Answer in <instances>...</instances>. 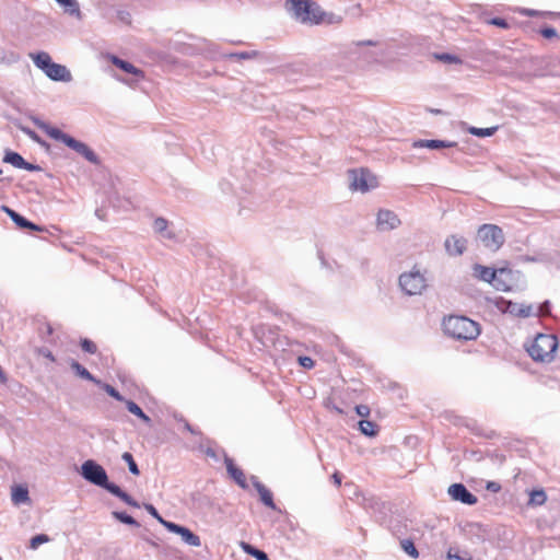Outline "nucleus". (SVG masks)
<instances>
[{
    "mask_svg": "<svg viewBox=\"0 0 560 560\" xmlns=\"http://www.w3.org/2000/svg\"><path fill=\"white\" fill-rule=\"evenodd\" d=\"M32 120L35 124V126L38 127L42 131H44L48 137L72 149L90 163L94 165H98L101 163L98 155L84 142L74 139L73 137L63 132L59 128L52 127L37 117H33Z\"/></svg>",
    "mask_w": 560,
    "mask_h": 560,
    "instance_id": "nucleus-1",
    "label": "nucleus"
},
{
    "mask_svg": "<svg viewBox=\"0 0 560 560\" xmlns=\"http://www.w3.org/2000/svg\"><path fill=\"white\" fill-rule=\"evenodd\" d=\"M32 120L35 124V126L38 127L42 131H44L48 137L72 149L90 163L94 165H98L101 163L98 155L84 142L74 139L73 137L63 132L59 128L52 127L37 117H33Z\"/></svg>",
    "mask_w": 560,
    "mask_h": 560,
    "instance_id": "nucleus-2",
    "label": "nucleus"
},
{
    "mask_svg": "<svg viewBox=\"0 0 560 560\" xmlns=\"http://www.w3.org/2000/svg\"><path fill=\"white\" fill-rule=\"evenodd\" d=\"M443 329L446 335L458 340H475L480 335V326L477 322L459 315L445 318Z\"/></svg>",
    "mask_w": 560,
    "mask_h": 560,
    "instance_id": "nucleus-3",
    "label": "nucleus"
},
{
    "mask_svg": "<svg viewBox=\"0 0 560 560\" xmlns=\"http://www.w3.org/2000/svg\"><path fill=\"white\" fill-rule=\"evenodd\" d=\"M558 348V340L553 335L539 334L527 349L528 354L535 361H551Z\"/></svg>",
    "mask_w": 560,
    "mask_h": 560,
    "instance_id": "nucleus-4",
    "label": "nucleus"
},
{
    "mask_svg": "<svg viewBox=\"0 0 560 560\" xmlns=\"http://www.w3.org/2000/svg\"><path fill=\"white\" fill-rule=\"evenodd\" d=\"M476 240L480 242L483 247L495 253L503 246L505 235L499 225L485 223L478 228Z\"/></svg>",
    "mask_w": 560,
    "mask_h": 560,
    "instance_id": "nucleus-5",
    "label": "nucleus"
},
{
    "mask_svg": "<svg viewBox=\"0 0 560 560\" xmlns=\"http://www.w3.org/2000/svg\"><path fill=\"white\" fill-rule=\"evenodd\" d=\"M81 476L92 485L101 487L108 491V487L113 486L109 482L106 470L93 459H88L81 465Z\"/></svg>",
    "mask_w": 560,
    "mask_h": 560,
    "instance_id": "nucleus-6",
    "label": "nucleus"
},
{
    "mask_svg": "<svg viewBox=\"0 0 560 560\" xmlns=\"http://www.w3.org/2000/svg\"><path fill=\"white\" fill-rule=\"evenodd\" d=\"M399 287L407 295L421 294L428 287L427 278L416 267L399 276Z\"/></svg>",
    "mask_w": 560,
    "mask_h": 560,
    "instance_id": "nucleus-7",
    "label": "nucleus"
},
{
    "mask_svg": "<svg viewBox=\"0 0 560 560\" xmlns=\"http://www.w3.org/2000/svg\"><path fill=\"white\" fill-rule=\"evenodd\" d=\"M348 177L349 188L353 191L366 192L377 186L376 177L366 168L350 170Z\"/></svg>",
    "mask_w": 560,
    "mask_h": 560,
    "instance_id": "nucleus-8",
    "label": "nucleus"
},
{
    "mask_svg": "<svg viewBox=\"0 0 560 560\" xmlns=\"http://www.w3.org/2000/svg\"><path fill=\"white\" fill-rule=\"evenodd\" d=\"M510 270L501 268L499 270L486 267L482 265H475L474 267V276L485 282L492 283L495 289L501 291L510 290V287L505 283L501 282L500 277L504 273H509Z\"/></svg>",
    "mask_w": 560,
    "mask_h": 560,
    "instance_id": "nucleus-9",
    "label": "nucleus"
},
{
    "mask_svg": "<svg viewBox=\"0 0 560 560\" xmlns=\"http://www.w3.org/2000/svg\"><path fill=\"white\" fill-rule=\"evenodd\" d=\"M311 1L312 0H287L284 7L294 20L305 24L307 20H310L308 9L311 8Z\"/></svg>",
    "mask_w": 560,
    "mask_h": 560,
    "instance_id": "nucleus-10",
    "label": "nucleus"
},
{
    "mask_svg": "<svg viewBox=\"0 0 560 560\" xmlns=\"http://www.w3.org/2000/svg\"><path fill=\"white\" fill-rule=\"evenodd\" d=\"M447 493L454 501L467 505H474L478 502V499L472 494L463 483H453L448 487Z\"/></svg>",
    "mask_w": 560,
    "mask_h": 560,
    "instance_id": "nucleus-11",
    "label": "nucleus"
},
{
    "mask_svg": "<svg viewBox=\"0 0 560 560\" xmlns=\"http://www.w3.org/2000/svg\"><path fill=\"white\" fill-rule=\"evenodd\" d=\"M166 529L171 533L179 535L182 540L188 546L199 547L201 545L199 536L185 526L172 522L171 524L166 525Z\"/></svg>",
    "mask_w": 560,
    "mask_h": 560,
    "instance_id": "nucleus-12",
    "label": "nucleus"
},
{
    "mask_svg": "<svg viewBox=\"0 0 560 560\" xmlns=\"http://www.w3.org/2000/svg\"><path fill=\"white\" fill-rule=\"evenodd\" d=\"M445 249L451 256H460L467 247V240L464 236L451 235L445 240Z\"/></svg>",
    "mask_w": 560,
    "mask_h": 560,
    "instance_id": "nucleus-13",
    "label": "nucleus"
},
{
    "mask_svg": "<svg viewBox=\"0 0 560 560\" xmlns=\"http://www.w3.org/2000/svg\"><path fill=\"white\" fill-rule=\"evenodd\" d=\"M400 224L398 217L390 210H380L377 213V228L382 231L394 230Z\"/></svg>",
    "mask_w": 560,
    "mask_h": 560,
    "instance_id": "nucleus-14",
    "label": "nucleus"
},
{
    "mask_svg": "<svg viewBox=\"0 0 560 560\" xmlns=\"http://www.w3.org/2000/svg\"><path fill=\"white\" fill-rule=\"evenodd\" d=\"M45 74L52 81L69 82L72 79L66 66L55 63L54 61L49 65Z\"/></svg>",
    "mask_w": 560,
    "mask_h": 560,
    "instance_id": "nucleus-15",
    "label": "nucleus"
},
{
    "mask_svg": "<svg viewBox=\"0 0 560 560\" xmlns=\"http://www.w3.org/2000/svg\"><path fill=\"white\" fill-rule=\"evenodd\" d=\"M2 210L10 217V219L21 229H30L33 231H43V228L36 225L35 223L28 221L26 218L9 208L8 206H2Z\"/></svg>",
    "mask_w": 560,
    "mask_h": 560,
    "instance_id": "nucleus-16",
    "label": "nucleus"
},
{
    "mask_svg": "<svg viewBox=\"0 0 560 560\" xmlns=\"http://www.w3.org/2000/svg\"><path fill=\"white\" fill-rule=\"evenodd\" d=\"M224 463H225V466H226V470L229 472V475L231 476V478L234 479V481L243 489H246L247 488V483H246V477L243 472L242 469L237 468L234 463H233V459L230 458V457H225L224 458Z\"/></svg>",
    "mask_w": 560,
    "mask_h": 560,
    "instance_id": "nucleus-17",
    "label": "nucleus"
},
{
    "mask_svg": "<svg viewBox=\"0 0 560 560\" xmlns=\"http://www.w3.org/2000/svg\"><path fill=\"white\" fill-rule=\"evenodd\" d=\"M252 482L257 492L259 493L261 502L270 509H276L272 493L257 479V477L253 476Z\"/></svg>",
    "mask_w": 560,
    "mask_h": 560,
    "instance_id": "nucleus-18",
    "label": "nucleus"
},
{
    "mask_svg": "<svg viewBox=\"0 0 560 560\" xmlns=\"http://www.w3.org/2000/svg\"><path fill=\"white\" fill-rule=\"evenodd\" d=\"M456 145V142L445 141V140H417L412 143L413 148H428L431 150H438L442 148H453Z\"/></svg>",
    "mask_w": 560,
    "mask_h": 560,
    "instance_id": "nucleus-19",
    "label": "nucleus"
},
{
    "mask_svg": "<svg viewBox=\"0 0 560 560\" xmlns=\"http://www.w3.org/2000/svg\"><path fill=\"white\" fill-rule=\"evenodd\" d=\"M311 8L308 9V19L306 24L310 25H318L323 23L324 18V10L320 8L318 3L315 1H311Z\"/></svg>",
    "mask_w": 560,
    "mask_h": 560,
    "instance_id": "nucleus-20",
    "label": "nucleus"
},
{
    "mask_svg": "<svg viewBox=\"0 0 560 560\" xmlns=\"http://www.w3.org/2000/svg\"><path fill=\"white\" fill-rule=\"evenodd\" d=\"M70 366H71V370L74 373V375H77L81 380L93 382L96 385H101V383L98 381H96L93 377V375L82 364H80L79 362H77L74 360H71Z\"/></svg>",
    "mask_w": 560,
    "mask_h": 560,
    "instance_id": "nucleus-21",
    "label": "nucleus"
},
{
    "mask_svg": "<svg viewBox=\"0 0 560 560\" xmlns=\"http://www.w3.org/2000/svg\"><path fill=\"white\" fill-rule=\"evenodd\" d=\"M112 62L117 68L121 69L122 71H125L127 73H130V74H133V75H137V77H143L142 70L138 69L137 67H135L129 61H126V60L120 59V58H118L116 56H113L112 57Z\"/></svg>",
    "mask_w": 560,
    "mask_h": 560,
    "instance_id": "nucleus-22",
    "label": "nucleus"
},
{
    "mask_svg": "<svg viewBox=\"0 0 560 560\" xmlns=\"http://www.w3.org/2000/svg\"><path fill=\"white\" fill-rule=\"evenodd\" d=\"M31 59L35 63V66L40 69L44 73L48 69L49 65L52 62L51 57L46 51H39L36 54H30Z\"/></svg>",
    "mask_w": 560,
    "mask_h": 560,
    "instance_id": "nucleus-23",
    "label": "nucleus"
},
{
    "mask_svg": "<svg viewBox=\"0 0 560 560\" xmlns=\"http://www.w3.org/2000/svg\"><path fill=\"white\" fill-rule=\"evenodd\" d=\"M168 222L164 218H156L153 222V229L161 237L172 240L174 234L167 230Z\"/></svg>",
    "mask_w": 560,
    "mask_h": 560,
    "instance_id": "nucleus-24",
    "label": "nucleus"
},
{
    "mask_svg": "<svg viewBox=\"0 0 560 560\" xmlns=\"http://www.w3.org/2000/svg\"><path fill=\"white\" fill-rule=\"evenodd\" d=\"M3 162L9 163L16 168H22V166H24L25 160L20 153L8 150L4 153Z\"/></svg>",
    "mask_w": 560,
    "mask_h": 560,
    "instance_id": "nucleus-25",
    "label": "nucleus"
},
{
    "mask_svg": "<svg viewBox=\"0 0 560 560\" xmlns=\"http://www.w3.org/2000/svg\"><path fill=\"white\" fill-rule=\"evenodd\" d=\"M359 430L366 436H375L378 432V427L375 422L370 420H361L359 422Z\"/></svg>",
    "mask_w": 560,
    "mask_h": 560,
    "instance_id": "nucleus-26",
    "label": "nucleus"
},
{
    "mask_svg": "<svg viewBox=\"0 0 560 560\" xmlns=\"http://www.w3.org/2000/svg\"><path fill=\"white\" fill-rule=\"evenodd\" d=\"M28 500V490L25 487L16 486L12 489V501L15 504L25 503Z\"/></svg>",
    "mask_w": 560,
    "mask_h": 560,
    "instance_id": "nucleus-27",
    "label": "nucleus"
},
{
    "mask_svg": "<svg viewBox=\"0 0 560 560\" xmlns=\"http://www.w3.org/2000/svg\"><path fill=\"white\" fill-rule=\"evenodd\" d=\"M547 501V494L542 489L533 490L529 492L528 504L533 506H540Z\"/></svg>",
    "mask_w": 560,
    "mask_h": 560,
    "instance_id": "nucleus-28",
    "label": "nucleus"
},
{
    "mask_svg": "<svg viewBox=\"0 0 560 560\" xmlns=\"http://www.w3.org/2000/svg\"><path fill=\"white\" fill-rule=\"evenodd\" d=\"M126 407L128 409V411L135 416H137L138 418H140L143 422L145 423H150L151 422V419L149 416H147L143 410L132 400H127L126 401Z\"/></svg>",
    "mask_w": 560,
    "mask_h": 560,
    "instance_id": "nucleus-29",
    "label": "nucleus"
},
{
    "mask_svg": "<svg viewBox=\"0 0 560 560\" xmlns=\"http://www.w3.org/2000/svg\"><path fill=\"white\" fill-rule=\"evenodd\" d=\"M242 548L247 555H250L257 560H269V557L265 551L255 548L250 544L242 542Z\"/></svg>",
    "mask_w": 560,
    "mask_h": 560,
    "instance_id": "nucleus-30",
    "label": "nucleus"
},
{
    "mask_svg": "<svg viewBox=\"0 0 560 560\" xmlns=\"http://www.w3.org/2000/svg\"><path fill=\"white\" fill-rule=\"evenodd\" d=\"M60 5L65 7L70 15L80 16V7L77 0H55Z\"/></svg>",
    "mask_w": 560,
    "mask_h": 560,
    "instance_id": "nucleus-31",
    "label": "nucleus"
},
{
    "mask_svg": "<svg viewBox=\"0 0 560 560\" xmlns=\"http://www.w3.org/2000/svg\"><path fill=\"white\" fill-rule=\"evenodd\" d=\"M498 130V127H490V128H478V127H469L467 131L476 137L485 138V137H491Z\"/></svg>",
    "mask_w": 560,
    "mask_h": 560,
    "instance_id": "nucleus-32",
    "label": "nucleus"
},
{
    "mask_svg": "<svg viewBox=\"0 0 560 560\" xmlns=\"http://www.w3.org/2000/svg\"><path fill=\"white\" fill-rule=\"evenodd\" d=\"M400 547L411 558L417 559L419 557V551L411 539H402Z\"/></svg>",
    "mask_w": 560,
    "mask_h": 560,
    "instance_id": "nucleus-33",
    "label": "nucleus"
},
{
    "mask_svg": "<svg viewBox=\"0 0 560 560\" xmlns=\"http://www.w3.org/2000/svg\"><path fill=\"white\" fill-rule=\"evenodd\" d=\"M108 492L113 495L119 498L121 501H124L126 504H129V502L132 500V497L129 495L127 492L120 489L117 485H113L108 487Z\"/></svg>",
    "mask_w": 560,
    "mask_h": 560,
    "instance_id": "nucleus-34",
    "label": "nucleus"
},
{
    "mask_svg": "<svg viewBox=\"0 0 560 560\" xmlns=\"http://www.w3.org/2000/svg\"><path fill=\"white\" fill-rule=\"evenodd\" d=\"M112 515L119 522L124 523V524H127V525H132V526H140V524L132 517L130 516L129 514L125 513V512H118V511H114L112 513Z\"/></svg>",
    "mask_w": 560,
    "mask_h": 560,
    "instance_id": "nucleus-35",
    "label": "nucleus"
},
{
    "mask_svg": "<svg viewBox=\"0 0 560 560\" xmlns=\"http://www.w3.org/2000/svg\"><path fill=\"white\" fill-rule=\"evenodd\" d=\"M121 458H122V460H124V462H126V463H127L128 468H129V471H130L132 475L138 476V475L140 474L139 467H138L137 463L135 462L133 456L131 455V453H129V452H125V453L121 455Z\"/></svg>",
    "mask_w": 560,
    "mask_h": 560,
    "instance_id": "nucleus-36",
    "label": "nucleus"
},
{
    "mask_svg": "<svg viewBox=\"0 0 560 560\" xmlns=\"http://www.w3.org/2000/svg\"><path fill=\"white\" fill-rule=\"evenodd\" d=\"M257 56H258V52L255 50H252V51L232 52L228 57L230 59L244 60V59H253Z\"/></svg>",
    "mask_w": 560,
    "mask_h": 560,
    "instance_id": "nucleus-37",
    "label": "nucleus"
},
{
    "mask_svg": "<svg viewBox=\"0 0 560 560\" xmlns=\"http://www.w3.org/2000/svg\"><path fill=\"white\" fill-rule=\"evenodd\" d=\"M144 509L148 511L150 515H152L155 520L159 521L165 528L166 525L171 524L172 522L164 520L158 512V510L152 504H144Z\"/></svg>",
    "mask_w": 560,
    "mask_h": 560,
    "instance_id": "nucleus-38",
    "label": "nucleus"
},
{
    "mask_svg": "<svg viewBox=\"0 0 560 560\" xmlns=\"http://www.w3.org/2000/svg\"><path fill=\"white\" fill-rule=\"evenodd\" d=\"M435 58L446 63H460L462 60L456 56L447 52L435 54Z\"/></svg>",
    "mask_w": 560,
    "mask_h": 560,
    "instance_id": "nucleus-39",
    "label": "nucleus"
},
{
    "mask_svg": "<svg viewBox=\"0 0 560 560\" xmlns=\"http://www.w3.org/2000/svg\"><path fill=\"white\" fill-rule=\"evenodd\" d=\"M49 537L45 534H38L31 538L30 540V548L31 549H37L42 544L48 542Z\"/></svg>",
    "mask_w": 560,
    "mask_h": 560,
    "instance_id": "nucleus-40",
    "label": "nucleus"
},
{
    "mask_svg": "<svg viewBox=\"0 0 560 560\" xmlns=\"http://www.w3.org/2000/svg\"><path fill=\"white\" fill-rule=\"evenodd\" d=\"M324 18L323 19V23H326V24H340L341 21H342V16L339 15V14H336L334 12H326L324 11Z\"/></svg>",
    "mask_w": 560,
    "mask_h": 560,
    "instance_id": "nucleus-41",
    "label": "nucleus"
},
{
    "mask_svg": "<svg viewBox=\"0 0 560 560\" xmlns=\"http://www.w3.org/2000/svg\"><path fill=\"white\" fill-rule=\"evenodd\" d=\"M81 348L83 351L90 354H94L97 351V346L92 340L86 338L81 340Z\"/></svg>",
    "mask_w": 560,
    "mask_h": 560,
    "instance_id": "nucleus-42",
    "label": "nucleus"
},
{
    "mask_svg": "<svg viewBox=\"0 0 560 560\" xmlns=\"http://www.w3.org/2000/svg\"><path fill=\"white\" fill-rule=\"evenodd\" d=\"M515 313L521 317H529L532 315H537V313L534 312V307L532 305H521Z\"/></svg>",
    "mask_w": 560,
    "mask_h": 560,
    "instance_id": "nucleus-43",
    "label": "nucleus"
},
{
    "mask_svg": "<svg viewBox=\"0 0 560 560\" xmlns=\"http://www.w3.org/2000/svg\"><path fill=\"white\" fill-rule=\"evenodd\" d=\"M540 34H541L542 37H545L547 39L558 38L559 37L556 28L550 27V26L542 27L540 30Z\"/></svg>",
    "mask_w": 560,
    "mask_h": 560,
    "instance_id": "nucleus-44",
    "label": "nucleus"
},
{
    "mask_svg": "<svg viewBox=\"0 0 560 560\" xmlns=\"http://www.w3.org/2000/svg\"><path fill=\"white\" fill-rule=\"evenodd\" d=\"M299 364L304 369H312L315 365L314 360L311 357L302 355L298 358Z\"/></svg>",
    "mask_w": 560,
    "mask_h": 560,
    "instance_id": "nucleus-45",
    "label": "nucleus"
},
{
    "mask_svg": "<svg viewBox=\"0 0 560 560\" xmlns=\"http://www.w3.org/2000/svg\"><path fill=\"white\" fill-rule=\"evenodd\" d=\"M324 405H325L326 408H331V409H334L336 412H338L340 415L346 413V411L342 408H340L339 406H337L335 404V400H334L332 397L326 398L325 401H324Z\"/></svg>",
    "mask_w": 560,
    "mask_h": 560,
    "instance_id": "nucleus-46",
    "label": "nucleus"
},
{
    "mask_svg": "<svg viewBox=\"0 0 560 560\" xmlns=\"http://www.w3.org/2000/svg\"><path fill=\"white\" fill-rule=\"evenodd\" d=\"M489 24L501 27V28H508L509 23L505 19L502 18H492L488 21Z\"/></svg>",
    "mask_w": 560,
    "mask_h": 560,
    "instance_id": "nucleus-47",
    "label": "nucleus"
},
{
    "mask_svg": "<svg viewBox=\"0 0 560 560\" xmlns=\"http://www.w3.org/2000/svg\"><path fill=\"white\" fill-rule=\"evenodd\" d=\"M354 409H355L357 415L362 418L369 417L370 412H371L370 407L366 405H358V406H355Z\"/></svg>",
    "mask_w": 560,
    "mask_h": 560,
    "instance_id": "nucleus-48",
    "label": "nucleus"
},
{
    "mask_svg": "<svg viewBox=\"0 0 560 560\" xmlns=\"http://www.w3.org/2000/svg\"><path fill=\"white\" fill-rule=\"evenodd\" d=\"M447 560H471L470 557H462L457 553V551L454 552L453 548H450L446 556Z\"/></svg>",
    "mask_w": 560,
    "mask_h": 560,
    "instance_id": "nucleus-49",
    "label": "nucleus"
},
{
    "mask_svg": "<svg viewBox=\"0 0 560 560\" xmlns=\"http://www.w3.org/2000/svg\"><path fill=\"white\" fill-rule=\"evenodd\" d=\"M117 18L120 22L125 23V24H130L131 23V15L128 11H118L117 12Z\"/></svg>",
    "mask_w": 560,
    "mask_h": 560,
    "instance_id": "nucleus-50",
    "label": "nucleus"
},
{
    "mask_svg": "<svg viewBox=\"0 0 560 560\" xmlns=\"http://www.w3.org/2000/svg\"><path fill=\"white\" fill-rule=\"evenodd\" d=\"M21 170H26L30 172H39V171H42V167L37 164H32V163L25 161L24 166H22Z\"/></svg>",
    "mask_w": 560,
    "mask_h": 560,
    "instance_id": "nucleus-51",
    "label": "nucleus"
},
{
    "mask_svg": "<svg viewBox=\"0 0 560 560\" xmlns=\"http://www.w3.org/2000/svg\"><path fill=\"white\" fill-rule=\"evenodd\" d=\"M38 353H39L42 357H44V358H46V359H48V360H50V361H52V362L55 361V357H54V354H52V353H51V351H50L49 349H47V348H40V349L38 350Z\"/></svg>",
    "mask_w": 560,
    "mask_h": 560,
    "instance_id": "nucleus-52",
    "label": "nucleus"
},
{
    "mask_svg": "<svg viewBox=\"0 0 560 560\" xmlns=\"http://www.w3.org/2000/svg\"><path fill=\"white\" fill-rule=\"evenodd\" d=\"M106 392L108 393L109 396L118 399V400H121L122 397L120 396V394L118 393V390L116 389V387H105Z\"/></svg>",
    "mask_w": 560,
    "mask_h": 560,
    "instance_id": "nucleus-53",
    "label": "nucleus"
},
{
    "mask_svg": "<svg viewBox=\"0 0 560 560\" xmlns=\"http://www.w3.org/2000/svg\"><path fill=\"white\" fill-rule=\"evenodd\" d=\"M486 488L492 492H499L501 490V486L495 481H489Z\"/></svg>",
    "mask_w": 560,
    "mask_h": 560,
    "instance_id": "nucleus-54",
    "label": "nucleus"
},
{
    "mask_svg": "<svg viewBox=\"0 0 560 560\" xmlns=\"http://www.w3.org/2000/svg\"><path fill=\"white\" fill-rule=\"evenodd\" d=\"M304 388V392H302V394L307 397V398H313L315 397V388L314 387H303Z\"/></svg>",
    "mask_w": 560,
    "mask_h": 560,
    "instance_id": "nucleus-55",
    "label": "nucleus"
},
{
    "mask_svg": "<svg viewBox=\"0 0 560 560\" xmlns=\"http://www.w3.org/2000/svg\"><path fill=\"white\" fill-rule=\"evenodd\" d=\"M176 420L180 421L184 425V429L188 431L189 433L192 432V427L189 424L187 420H185L183 417H175Z\"/></svg>",
    "mask_w": 560,
    "mask_h": 560,
    "instance_id": "nucleus-56",
    "label": "nucleus"
},
{
    "mask_svg": "<svg viewBox=\"0 0 560 560\" xmlns=\"http://www.w3.org/2000/svg\"><path fill=\"white\" fill-rule=\"evenodd\" d=\"M23 131L28 135L32 139L36 140V141H39V137L36 135L35 131L31 130V129H27V128H24Z\"/></svg>",
    "mask_w": 560,
    "mask_h": 560,
    "instance_id": "nucleus-57",
    "label": "nucleus"
},
{
    "mask_svg": "<svg viewBox=\"0 0 560 560\" xmlns=\"http://www.w3.org/2000/svg\"><path fill=\"white\" fill-rule=\"evenodd\" d=\"M334 483L339 487L341 485V476L338 472L332 475Z\"/></svg>",
    "mask_w": 560,
    "mask_h": 560,
    "instance_id": "nucleus-58",
    "label": "nucleus"
},
{
    "mask_svg": "<svg viewBox=\"0 0 560 560\" xmlns=\"http://www.w3.org/2000/svg\"><path fill=\"white\" fill-rule=\"evenodd\" d=\"M130 506H133V508H140V504L132 498V500L129 502Z\"/></svg>",
    "mask_w": 560,
    "mask_h": 560,
    "instance_id": "nucleus-59",
    "label": "nucleus"
},
{
    "mask_svg": "<svg viewBox=\"0 0 560 560\" xmlns=\"http://www.w3.org/2000/svg\"><path fill=\"white\" fill-rule=\"evenodd\" d=\"M142 538H143L147 542H149L151 546H153V547H155V546H156V544H155L153 540H151V539H149V538H147V537H144V536H142Z\"/></svg>",
    "mask_w": 560,
    "mask_h": 560,
    "instance_id": "nucleus-60",
    "label": "nucleus"
},
{
    "mask_svg": "<svg viewBox=\"0 0 560 560\" xmlns=\"http://www.w3.org/2000/svg\"><path fill=\"white\" fill-rule=\"evenodd\" d=\"M359 45H371L372 46V45H375V43L372 40H365V42H360Z\"/></svg>",
    "mask_w": 560,
    "mask_h": 560,
    "instance_id": "nucleus-61",
    "label": "nucleus"
},
{
    "mask_svg": "<svg viewBox=\"0 0 560 560\" xmlns=\"http://www.w3.org/2000/svg\"><path fill=\"white\" fill-rule=\"evenodd\" d=\"M430 112H431L432 114H435V115H439V114H441V113H442V110H441V109H430Z\"/></svg>",
    "mask_w": 560,
    "mask_h": 560,
    "instance_id": "nucleus-62",
    "label": "nucleus"
},
{
    "mask_svg": "<svg viewBox=\"0 0 560 560\" xmlns=\"http://www.w3.org/2000/svg\"><path fill=\"white\" fill-rule=\"evenodd\" d=\"M47 334L48 335H51L52 334V328L50 325H47Z\"/></svg>",
    "mask_w": 560,
    "mask_h": 560,
    "instance_id": "nucleus-63",
    "label": "nucleus"
},
{
    "mask_svg": "<svg viewBox=\"0 0 560 560\" xmlns=\"http://www.w3.org/2000/svg\"><path fill=\"white\" fill-rule=\"evenodd\" d=\"M191 434H200V431L196 430L194 427H192V432H190Z\"/></svg>",
    "mask_w": 560,
    "mask_h": 560,
    "instance_id": "nucleus-64",
    "label": "nucleus"
}]
</instances>
